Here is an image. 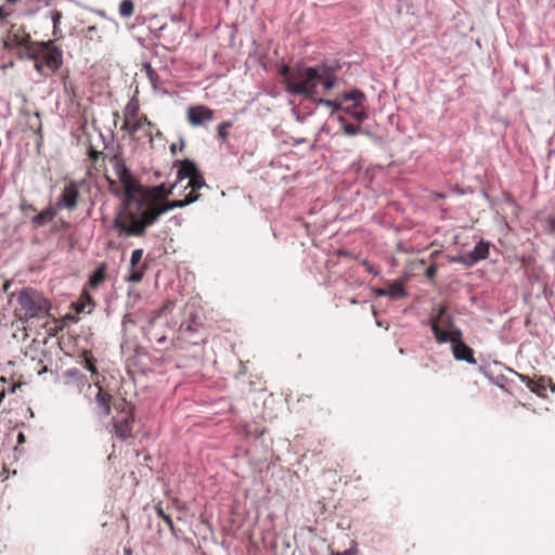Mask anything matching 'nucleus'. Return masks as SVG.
Returning a JSON list of instances; mask_svg holds the SVG:
<instances>
[{"label":"nucleus","mask_w":555,"mask_h":555,"mask_svg":"<svg viewBox=\"0 0 555 555\" xmlns=\"http://www.w3.org/2000/svg\"><path fill=\"white\" fill-rule=\"evenodd\" d=\"M82 296H86V297H87V299H88V301H89V302H91V300H92V299H91L90 295H88L87 293H83V295H82Z\"/></svg>","instance_id":"obj_46"},{"label":"nucleus","mask_w":555,"mask_h":555,"mask_svg":"<svg viewBox=\"0 0 555 555\" xmlns=\"http://www.w3.org/2000/svg\"><path fill=\"white\" fill-rule=\"evenodd\" d=\"M232 127V121H224L218 125L217 131L220 139L225 140L229 135V128Z\"/></svg>","instance_id":"obj_34"},{"label":"nucleus","mask_w":555,"mask_h":555,"mask_svg":"<svg viewBox=\"0 0 555 555\" xmlns=\"http://www.w3.org/2000/svg\"><path fill=\"white\" fill-rule=\"evenodd\" d=\"M12 5L13 4H7L5 2L3 5H0V27L4 26L7 20L13 14Z\"/></svg>","instance_id":"obj_31"},{"label":"nucleus","mask_w":555,"mask_h":555,"mask_svg":"<svg viewBox=\"0 0 555 555\" xmlns=\"http://www.w3.org/2000/svg\"><path fill=\"white\" fill-rule=\"evenodd\" d=\"M143 249L138 248L134 249L130 257V274L128 276V281L132 283H139L142 281L146 264H141L143 258Z\"/></svg>","instance_id":"obj_14"},{"label":"nucleus","mask_w":555,"mask_h":555,"mask_svg":"<svg viewBox=\"0 0 555 555\" xmlns=\"http://www.w3.org/2000/svg\"><path fill=\"white\" fill-rule=\"evenodd\" d=\"M337 67L325 63L315 66H283L280 70L285 89L289 94L304 95L318 105L331 108V115L341 111L344 100L339 93L335 100L318 98L317 87L321 85L324 91L332 90L337 83Z\"/></svg>","instance_id":"obj_2"},{"label":"nucleus","mask_w":555,"mask_h":555,"mask_svg":"<svg viewBox=\"0 0 555 555\" xmlns=\"http://www.w3.org/2000/svg\"><path fill=\"white\" fill-rule=\"evenodd\" d=\"M94 401L99 409L101 410L102 415L107 416L111 414V410L115 400L111 393L103 390V388L100 386L98 387V392L95 395Z\"/></svg>","instance_id":"obj_18"},{"label":"nucleus","mask_w":555,"mask_h":555,"mask_svg":"<svg viewBox=\"0 0 555 555\" xmlns=\"http://www.w3.org/2000/svg\"><path fill=\"white\" fill-rule=\"evenodd\" d=\"M552 392H555V384L551 380V385L547 386Z\"/></svg>","instance_id":"obj_45"},{"label":"nucleus","mask_w":555,"mask_h":555,"mask_svg":"<svg viewBox=\"0 0 555 555\" xmlns=\"http://www.w3.org/2000/svg\"><path fill=\"white\" fill-rule=\"evenodd\" d=\"M331 555H358V550L356 547H350L344 552H332Z\"/></svg>","instance_id":"obj_38"},{"label":"nucleus","mask_w":555,"mask_h":555,"mask_svg":"<svg viewBox=\"0 0 555 555\" xmlns=\"http://www.w3.org/2000/svg\"><path fill=\"white\" fill-rule=\"evenodd\" d=\"M435 338L439 344L451 343L452 352L456 360L466 361L470 364L476 363L474 350L462 340L461 330L453 328V335L451 336L435 328Z\"/></svg>","instance_id":"obj_7"},{"label":"nucleus","mask_w":555,"mask_h":555,"mask_svg":"<svg viewBox=\"0 0 555 555\" xmlns=\"http://www.w3.org/2000/svg\"><path fill=\"white\" fill-rule=\"evenodd\" d=\"M106 278V264L101 263L96 270L90 275L88 281V286L91 288L99 287Z\"/></svg>","instance_id":"obj_22"},{"label":"nucleus","mask_w":555,"mask_h":555,"mask_svg":"<svg viewBox=\"0 0 555 555\" xmlns=\"http://www.w3.org/2000/svg\"><path fill=\"white\" fill-rule=\"evenodd\" d=\"M436 274H437V267L435 264L429 266L425 271V275L428 279H434L436 276Z\"/></svg>","instance_id":"obj_37"},{"label":"nucleus","mask_w":555,"mask_h":555,"mask_svg":"<svg viewBox=\"0 0 555 555\" xmlns=\"http://www.w3.org/2000/svg\"><path fill=\"white\" fill-rule=\"evenodd\" d=\"M107 182L109 183L111 186H115L116 185V180H113L111 179L108 176H105Z\"/></svg>","instance_id":"obj_41"},{"label":"nucleus","mask_w":555,"mask_h":555,"mask_svg":"<svg viewBox=\"0 0 555 555\" xmlns=\"http://www.w3.org/2000/svg\"><path fill=\"white\" fill-rule=\"evenodd\" d=\"M145 74L155 91L160 90L162 88V79L156 70L151 66V64L145 63L143 65Z\"/></svg>","instance_id":"obj_23"},{"label":"nucleus","mask_w":555,"mask_h":555,"mask_svg":"<svg viewBox=\"0 0 555 555\" xmlns=\"http://www.w3.org/2000/svg\"><path fill=\"white\" fill-rule=\"evenodd\" d=\"M175 304L172 301L165 302L162 308H159L157 311H155V315L152 318V322H154L156 319L162 318L166 312H170L173 308Z\"/></svg>","instance_id":"obj_33"},{"label":"nucleus","mask_w":555,"mask_h":555,"mask_svg":"<svg viewBox=\"0 0 555 555\" xmlns=\"http://www.w3.org/2000/svg\"><path fill=\"white\" fill-rule=\"evenodd\" d=\"M50 16L53 23V35L55 36L59 29V25L61 23V20L63 17V14L61 11L53 10L50 12Z\"/></svg>","instance_id":"obj_32"},{"label":"nucleus","mask_w":555,"mask_h":555,"mask_svg":"<svg viewBox=\"0 0 555 555\" xmlns=\"http://www.w3.org/2000/svg\"><path fill=\"white\" fill-rule=\"evenodd\" d=\"M375 293H376V295H378V296H383V297L388 296L387 288H377V289L375 291Z\"/></svg>","instance_id":"obj_40"},{"label":"nucleus","mask_w":555,"mask_h":555,"mask_svg":"<svg viewBox=\"0 0 555 555\" xmlns=\"http://www.w3.org/2000/svg\"><path fill=\"white\" fill-rule=\"evenodd\" d=\"M179 164L180 167L177 172V183L184 179H190L199 170L196 164L188 158L179 162Z\"/></svg>","instance_id":"obj_20"},{"label":"nucleus","mask_w":555,"mask_h":555,"mask_svg":"<svg viewBox=\"0 0 555 555\" xmlns=\"http://www.w3.org/2000/svg\"><path fill=\"white\" fill-rule=\"evenodd\" d=\"M170 151H171L172 154H176V152L178 151V147L176 146V144H172L170 146Z\"/></svg>","instance_id":"obj_43"},{"label":"nucleus","mask_w":555,"mask_h":555,"mask_svg":"<svg viewBox=\"0 0 555 555\" xmlns=\"http://www.w3.org/2000/svg\"><path fill=\"white\" fill-rule=\"evenodd\" d=\"M176 185L177 182L170 188H167L164 183L150 188L142 186V191L132 195L129 207L118 209L113 219V228L118 232V235L142 237L145 235L147 228L153 225L162 215L197 201L195 194L184 199L168 201Z\"/></svg>","instance_id":"obj_1"},{"label":"nucleus","mask_w":555,"mask_h":555,"mask_svg":"<svg viewBox=\"0 0 555 555\" xmlns=\"http://www.w3.org/2000/svg\"><path fill=\"white\" fill-rule=\"evenodd\" d=\"M124 555H132L131 548H125L124 550Z\"/></svg>","instance_id":"obj_44"},{"label":"nucleus","mask_w":555,"mask_h":555,"mask_svg":"<svg viewBox=\"0 0 555 555\" xmlns=\"http://www.w3.org/2000/svg\"><path fill=\"white\" fill-rule=\"evenodd\" d=\"M109 164L112 165L115 175L124 188V196L121 199V204L118 209H126L129 207V202L132 195L137 194V192L142 191V185L135 180L132 176L130 169L127 167L125 159L120 154H115L109 158Z\"/></svg>","instance_id":"obj_5"},{"label":"nucleus","mask_w":555,"mask_h":555,"mask_svg":"<svg viewBox=\"0 0 555 555\" xmlns=\"http://www.w3.org/2000/svg\"><path fill=\"white\" fill-rule=\"evenodd\" d=\"M27 56L36 60L35 68L38 72H41L43 66L56 72L63 64V52L52 40L30 46Z\"/></svg>","instance_id":"obj_4"},{"label":"nucleus","mask_w":555,"mask_h":555,"mask_svg":"<svg viewBox=\"0 0 555 555\" xmlns=\"http://www.w3.org/2000/svg\"><path fill=\"white\" fill-rule=\"evenodd\" d=\"M27 207L33 209V211H36V208H34L31 205H28Z\"/></svg>","instance_id":"obj_49"},{"label":"nucleus","mask_w":555,"mask_h":555,"mask_svg":"<svg viewBox=\"0 0 555 555\" xmlns=\"http://www.w3.org/2000/svg\"><path fill=\"white\" fill-rule=\"evenodd\" d=\"M113 408L117 412L113 416V428L115 435L119 439H127L132 435V427L134 422L133 406L126 399H115Z\"/></svg>","instance_id":"obj_6"},{"label":"nucleus","mask_w":555,"mask_h":555,"mask_svg":"<svg viewBox=\"0 0 555 555\" xmlns=\"http://www.w3.org/2000/svg\"><path fill=\"white\" fill-rule=\"evenodd\" d=\"M26 3L29 5V8L27 9V13L35 14L42 7H47L49 4V0H26Z\"/></svg>","instance_id":"obj_30"},{"label":"nucleus","mask_w":555,"mask_h":555,"mask_svg":"<svg viewBox=\"0 0 555 555\" xmlns=\"http://www.w3.org/2000/svg\"><path fill=\"white\" fill-rule=\"evenodd\" d=\"M20 305L26 318H39L43 315L49 305L47 300L35 292H23L18 298Z\"/></svg>","instance_id":"obj_11"},{"label":"nucleus","mask_w":555,"mask_h":555,"mask_svg":"<svg viewBox=\"0 0 555 555\" xmlns=\"http://www.w3.org/2000/svg\"><path fill=\"white\" fill-rule=\"evenodd\" d=\"M518 378L526 384V386L530 389L531 392L535 393L539 397H545V391L547 386L551 385V378L546 376H539L537 379H533L527 375L517 373Z\"/></svg>","instance_id":"obj_17"},{"label":"nucleus","mask_w":555,"mask_h":555,"mask_svg":"<svg viewBox=\"0 0 555 555\" xmlns=\"http://www.w3.org/2000/svg\"><path fill=\"white\" fill-rule=\"evenodd\" d=\"M36 42L31 41L30 35L26 31L24 25L11 24L4 38L3 44L8 50L23 49L26 54L30 50V46Z\"/></svg>","instance_id":"obj_12"},{"label":"nucleus","mask_w":555,"mask_h":555,"mask_svg":"<svg viewBox=\"0 0 555 555\" xmlns=\"http://www.w3.org/2000/svg\"><path fill=\"white\" fill-rule=\"evenodd\" d=\"M204 186H207V184L203 173L198 170L197 172H195L194 176H192L189 179L186 185L184 186V189H191V191L185 195L184 198H189L192 194H195L198 199L201 195L197 191Z\"/></svg>","instance_id":"obj_19"},{"label":"nucleus","mask_w":555,"mask_h":555,"mask_svg":"<svg viewBox=\"0 0 555 555\" xmlns=\"http://www.w3.org/2000/svg\"><path fill=\"white\" fill-rule=\"evenodd\" d=\"M155 512H156L157 516L160 517L166 522V525L169 527L170 531L173 532L175 531V525H173V521L171 519V516L168 515L167 513H165V511L162 507L160 503L155 506Z\"/></svg>","instance_id":"obj_29"},{"label":"nucleus","mask_w":555,"mask_h":555,"mask_svg":"<svg viewBox=\"0 0 555 555\" xmlns=\"http://www.w3.org/2000/svg\"><path fill=\"white\" fill-rule=\"evenodd\" d=\"M214 111L205 105L191 106L188 109V120L192 126H202L214 119Z\"/></svg>","instance_id":"obj_15"},{"label":"nucleus","mask_w":555,"mask_h":555,"mask_svg":"<svg viewBox=\"0 0 555 555\" xmlns=\"http://www.w3.org/2000/svg\"><path fill=\"white\" fill-rule=\"evenodd\" d=\"M338 121H339L340 124H343V126H344V127H343V130H344V133H345L346 135L352 137V135L358 134V133L361 131V126H360V125H357V126H356V125L348 124V122L346 121V118H345V117H343V116H339V117H338Z\"/></svg>","instance_id":"obj_27"},{"label":"nucleus","mask_w":555,"mask_h":555,"mask_svg":"<svg viewBox=\"0 0 555 555\" xmlns=\"http://www.w3.org/2000/svg\"><path fill=\"white\" fill-rule=\"evenodd\" d=\"M339 255L347 256V255H348V253H347V251H345V250H339Z\"/></svg>","instance_id":"obj_47"},{"label":"nucleus","mask_w":555,"mask_h":555,"mask_svg":"<svg viewBox=\"0 0 555 555\" xmlns=\"http://www.w3.org/2000/svg\"><path fill=\"white\" fill-rule=\"evenodd\" d=\"M361 264L365 268L366 272L373 274V275H378L379 274V270L377 268H375L369 260H362L361 261Z\"/></svg>","instance_id":"obj_35"},{"label":"nucleus","mask_w":555,"mask_h":555,"mask_svg":"<svg viewBox=\"0 0 555 555\" xmlns=\"http://www.w3.org/2000/svg\"><path fill=\"white\" fill-rule=\"evenodd\" d=\"M103 155L102 152L96 151L93 146L88 149V156L91 160L96 162Z\"/></svg>","instance_id":"obj_36"},{"label":"nucleus","mask_w":555,"mask_h":555,"mask_svg":"<svg viewBox=\"0 0 555 555\" xmlns=\"http://www.w3.org/2000/svg\"><path fill=\"white\" fill-rule=\"evenodd\" d=\"M388 297L400 298L406 295L403 285L397 281L392 282L387 288Z\"/></svg>","instance_id":"obj_26"},{"label":"nucleus","mask_w":555,"mask_h":555,"mask_svg":"<svg viewBox=\"0 0 555 555\" xmlns=\"http://www.w3.org/2000/svg\"><path fill=\"white\" fill-rule=\"evenodd\" d=\"M489 256V243L480 241L472 251L460 257L459 261L467 267L474 266Z\"/></svg>","instance_id":"obj_16"},{"label":"nucleus","mask_w":555,"mask_h":555,"mask_svg":"<svg viewBox=\"0 0 555 555\" xmlns=\"http://www.w3.org/2000/svg\"><path fill=\"white\" fill-rule=\"evenodd\" d=\"M150 125L152 126L151 129L146 128H140L139 132L135 134V137H132L133 139L141 140V139H147L151 143L153 142L154 135H162V132L157 129L156 125L150 121Z\"/></svg>","instance_id":"obj_24"},{"label":"nucleus","mask_w":555,"mask_h":555,"mask_svg":"<svg viewBox=\"0 0 555 555\" xmlns=\"http://www.w3.org/2000/svg\"><path fill=\"white\" fill-rule=\"evenodd\" d=\"M430 326L434 334L435 328H437L441 333L453 335V328H455L453 318L448 313V309L444 305L439 306L438 314L430 320Z\"/></svg>","instance_id":"obj_13"},{"label":"nucleus","mask_w":555,"mask_h":555,"mask_svg":"<svg viewBox=\"0 0 555 555\" xmlns=\"http://www.w3.org/2000/svg\"><path fill=\"white\" fill-rule=\"evenodd\" d=\"M344 105L341 111L352 116L359 122L367 118L365 103V94L359 89H352L348 92L341 93Z\"/></svg>","instance_id":"obj_9"},{"label":"nucleus","mask_w":555,"mask_h":555,"mask_svg":"<svg viewBox=\"0 0 555 555\" xmlns=\"http://www.w3.org/2000/svg\"><path fill=\"white\" fill-rule=\"evenodd\" d=\"M81 358H82L85 369H87L89 372H91L92 375L98 376L99 373H98L96 366L94 364L95 360H94L92 353L88 350H85L81 353Z\"/></svg>","instance_id":"obj_25"},{"label":"nucleus","mask_w":555,"mask_h":555,"mask_svg":"<svg viewBox=\"0 0 555 555\" xmlns=\"http://www.w3.org/2000/svg\"><path fill=\"white\" fill-rule=\"evenodd\" d=\"M57 210L59 209H56V206H49L42 211H40L37 216H35L31 219L34 227L40 228L43 227L46 223L51 222L55 218Z\"/></svg>","instance_id":"obj_21"},{"label":"nucleus","mask_w":555,"mask_h":555,"mask_svg":"<svg viewBox=\"0 0 555 555\" xmlns=\"http://www.w3.org/2000/svg\"><path fill=\"white\" fill-rule=\"evenodd\" d=\"M548 232L555 236V217L548 219Z\"/></svg>","instance_id":"obj_39"},{"label":"nucleus","mask_w":555,"mask_h":555,"mask_svg":"<svg viewBox=\"0 0 555 555\" xmlns=\"http://www.w3.org/2000/svg\"><path fill=\"white\" fill-rule=\"evenodd\" d=\"M179 338L192 345L206 340L203 314L194 306L186 305L184 308V320L179 326Z\"/></svg>","instance_id":"obj_3"},{"label":"nucleus","mask_w":555,"mask_h":555,"mask_svg":"<svg viewBox=\"0 0 555 555\" xmlns=\"http://www.w3.org/2000/svg\"><path fill=\"white\" fill-rule=\"evenodd\" d=\"M134 13V4L132 0H122L119 4V14L127 18Z\"/></svg>","instance_id":"obj_28"},{"label":"nucleus","mask_w":555,"mask_h":555,"mask_svg":"<svg viewBox=\"0 0 555 555\" xmlns=\"http://www.w3.org/2000/svg\"><path fill=\"white\" fill-rule=\"evenodd\" d=\"M114 117H115V120H116L117 118H119V114L117 112L114 113Z\"/></svg>","instance_id":"obj_48"},{"label":"nucleus","mask_w":555,"mask_h":555,"mask_svg":"<svg viewBox=\"0 0 555 555\" xmlns=\"http://www.w3.org/2000/svg\"><path fill=\"white\" fill-rule=\"evenodd\" d=\"M86 184V180H68L56 201V209L62 210L66 209L68 211H74L80 199V189Z\"/></svg>","instance_id":"obj_10"},{"label":"nucleus","mask_w":555,"mask_h":555,"mask_svg":"<svg viewBox=\"0 0 555 555\" xmlns=\"http://www.w3.org/2000/svg\"><path fill=\"white\" fill-rule=\"evenodd\" d=\"M17 440H18V443H22V442H24V441H25V436H24V434H23V433H20V434H18Z\"/></svg>","instance_id":"obj_42"},{"label":"nucleus","mask_w":555,"mask_h":555,"mask_svg":"<svg viewBox=\"0 0 555 555\" xmlns=\"http://www.w3.org/2000/svg\"><path fill=\"white\" fill-rule=\"evenodd\" d=\"M140 106L137 100L128 102L124 111V124L121 130L128 131L130 137H135L140 128L151 129L150 120L146 115H139Z\"/></svg>","instance_id":"obj_8"}]
</instances>
